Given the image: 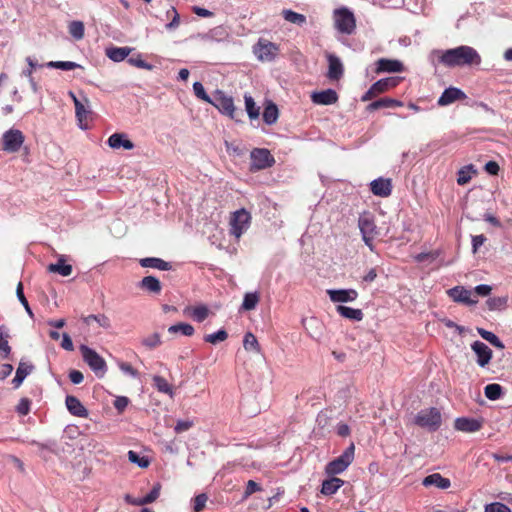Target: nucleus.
<instances>
[{
  "label": "nucleus",
  "instance_id": "0eeeda50",
  "mask_svg": "<svg viewBox=\"0 0 512 512\" xmlns=\"http://www.w3.org/2000/svg\"><path fill=\"white\" fill-rule=\"evenodd\" d=\"M334 23L336 29L344 34H351L356 26L354 14L347 8L335 10Z\"/></svg>",
  "mask_w": 512,
  "mask_h": 512
},
{
  "label": "nucleus",
  "instance_id": "2f4dec72",
  "mask_svg": "<svg viewBox=\"0 0 512 512\" xmlns=\"http://www.w3.org/2000/svg\"><path fill=\"white\" fill-rule=\"evenodd\" d=\"M184 313L192 316L196 321L202 322L208 317L209 310L205 305H199L196 307H186Z\"/></svg>",
  "mask_w": 512,
  "mask_h": 512
},
{
  "label": "nucleus",
  "instance_id": "72a5a7b5",
  "mask_svg": "<svg viewBox=\"0 0 512 512\" xmlns=\"http://www.w3.org/2000/svg\"><path fill=\"white\" fill-rule=\"evenodd\" d=\"M139 286L142 288V289H145L149 292H152V293H160L161 291V283L160 281L153 277V276H146L144 277Z\"/></svg>",
  "mask_w": 512,
  "mask_h": 512
},
{
  "label": "nucleus",
  "instance_id": "49530a36",
  "mask_svg": "<svg viewBox=\"0 0 512 512\" xmlns=\"http://www.w3.org/2000/svg\"><path fill=\"white\" fill-rule=\"evenodd\" d=\"M69 33L76 40H81L84 37V24L81 21H72L68 26Z\"/></svg>",
  "mask_w": 512,
  "mask_h": 512
},
{
  "label": "nucleus",
  "instance_id": "a18cd8bd",
  "mask_svg": "<svg viewBox=\"0 0 512 512\" xmlns=\"http://www.w3.org/2000/svg\"><path fill=\"white\" fill-rule=\"evenodd\" d=\"M484 394L489 400H498L503 394L502 387L496 383L488 384L484 388Z\"/></svg>",
  "mask_w": 512,
  "mask_h": 512
},
{
  "label": "nucleus",
  "instance_id": "4468645a",
  "mask_svg": "<svg viewBox=\"0 0 512 512\" xmlns=\"http://www.w3.org/2000/svg\"><path fill=\"white\" fill-rule=\"evenodd\" d=\"M448 295L456 302L464 303L467 305H475L478 300L476 298H472L473 292L471 290L465 289L462 286H456L447 291Z\"/></svg>",
  "mask_w": 512,
  "mask_h": 512
},
{
  "label": "nucleus",
  "instance_id": "79ce46f5",
  "mask_svg": "<svg viewBox=\"0 0 512 512\" xmlns=\"http://www.w3.org/2000/svg\"><path fill=\"white\" fill-rule=\"evenodd\" d=\"M477 331L483 339L488 341L493 346H495L499 349L504 348L503 342L493 332L487 331L483 328H478Z\"/></svg>",
  "mask_w": 512,
  "mask_h": 512
},
{
  "label": "nucleus",
  "instance_id": "7c9ffc66",
  "mask_svg": "<svg viewBox=\"0 0 512 512\" xmlns=\"http://www.w3.org/2000/svg\"><path fill=\"white\" fill-rule=\"evenodd\" d=\"M51 273H58L61 276H69L72 273V266L65 264L63 256H61L57 263H51L47 267Z\"/></svg>",
  "mask_w": 512,
  "mask_h": 512
},
{
  "label": "nucleus",
  "instance_id": "c9c22d12",
  "mask_svg": "<svg viewBox=\"0 0 512 512\" xmlns=\"http://www.w3.org/2000/svg\"><path fill=\"white\" fill-rule=\"evenodd\" d=\"M153 382H154L155 388L159 392L168 394L170 396V398L174 397V391L172 389V386L167 382L166 379H164L161 376L155 375L153 377Z\"/></svg>",
  "mask_w": 512,
  "mask_h": 512
},
{
  "label": "nucleus",
  "instance_id": "37998d69",
  "mask_svg": "<svg viewBox=\"0 0 512 512\" xmlns=\"http://www.w3.org/2000/svg\"><path fill=\"white\" fill-rule=\"evenodd\" d=\"M475 173H476V170L474 169L473 165H468V166L462 167L458 171L457 183L459 185L467 184L471 180L472 174H475Z\"/></svg>",
  "mask_w": 512,
  "mask_h": 512
},
{
  "label": "nucleus",
  "instance_id": "7ed1b4c3",
  "mask_svg": "<svg viewBox=\"0 0 512 512\" xmlns=\"http://www.w3.org/2000/svg\"><path fill=\"white\" fill-rule=\"evenodd\" d=\"M442 417L437 408L423 409L417 413L414 423L421 428L435 431L441 426Z\"/></svg>",
  "mask_w": 512,
  "mask_h": 512
},
{
  "label": "nucleus",
  "instance_id": "5701e85b",
  "mask_svg": "<svg viewBox=\"0 0 512 512\" xmlns=\"http://www.w3.org/2000/svg\"><path fill=\"white\" fill-rule=\"evenodd\" d=\"M329 69H328V78L331 80L339 79L343 74V65L338 57L332 54H328L327 56Z\"/></svg>",
  "mask_w": 512,
  "mask_h": 512
},
{
  "label": "nucleus",
  "instance_id": "de8ad7c7",
  "mask_svg": "<svg viewBox=\"0 0 512 512\" xmlns=\"http://www.w3.org/2000/svg\"><path fill=\"white\" fill-rule=\"evenodd\" d=\"M46 66L49 68H56L65 71H70L81 67L79 64L72 61H50L46 64Z\"/></svg>",
  "mask_w": 512,
  "mask_h": 512
},
{
  "label": "nucleus",
  "instance_id": "4be33fe9",
  "mask_svg": "<svg viewBox=\"0 0 512 512\" xmlns=\"http://www.w3.org/2000/svg\"><path fill=\"white\" fill-rule=\"evenodd\" d=\"M370 186L374 195L387 197L391 194V182L389 179L379 178L373 180Z\"/></svg>",
  "mask_w": 512,
  "mask_h": 512
},
{
  "label": "nucleus",
  "instance_id": "b1692460",
  "mask_svg": "<svg viewBox=\"0 0 512 512\" xmlns=\"http://www.w3.org/2000/svg\"><path fill=\"white\" fill-rule=\"evenodd\" d=\"M133 48L131 47H109L106 49V56L114 61V62H121L125 58H127L130 53L132 52Z\"/></svg>",
  "mask_w": 512,
  "mask_h": 512
},
{
  "label": "nucleus",
  "instance_id": "1a4fd4ad",
  "mask_svg": "<svg viewBox=\"0 0 512 512\" xmlns=\"http://www.w3.org/2000/svg\"><path fill=\"white\" fill-rule=\"evenodd\" d=\"M358 226L362 234L363 241L372 250V242L376 236V225L369 214H362L358 220Z\"/></svg>",
  "mask_w": 512,
  "mask_h": 512
},
{
  "label": "nucleus",
  "instance_id": "13d9d810",
  "mask_svg": "<svg viewBox=\"0 0 512 512\" xmlns=\"http://www.w3.org/2000/svg\"><path fill=\"white\" fill-rule=\"evenodd\" d=\"M506 303H507V299L501 298V297L490 298L487 300V305H488L489 309H491V310L501 309L502 307H504L506 305Z\"/></svg>",
  "mask_w": 512,
  "mask_h": 512
},
{
  "label": "nucleus",
  "instance_id": "393cba45",
  "mask_svg": "<svg viewBox=\"0 0 512 512\" xmlns=\"http://www.w3.org/2000/svg\"><path fill=\"white\" fill-rule=\"evenodd\" d=\"M424 486H436L440 489H447L450 487V480L442 477L439 473L431 474L424 478Z\"/></svg>",
  "mask_w": 512,
  "mask_h": 512
},
{
  "label": "nucleus",
  "instance_id": "680f3d73",
  "mask_svg": "<svg viewBox=\"0 0 512 512\" xmlns=\"http://www.w3.org/2000/svg\"><path fill=\"white\" fill-rule=\"evenodd\" d=\"M16 410L20 415H27L30 411V400L27 398H22L19 401Z\"/></svg>",
  "mask_w": 512,
  "mask_h": 512
},
{
  "label": "nucleus",
  "instance_id": "864d4df0",
  "mask_svg": "<svg viewBox=\"0 0 512 512\" xmlns=\"http://www.w3.org/2000/svg\"><path fill=\"white\" fill-rule=\"evenodd\" d=\"M193 90H194L195 95L199 99L210 104L212 98L206 93L204 86L200 82H195L193 84Z\"/></svg>",
  "mask_w": 512,
  "mask_h": 512
},
{
  "label": "nucleus",
  "instance_id": "2eb2a0df",
  "mask_svg": "<svg viewBox=\"0 0 512 512\" xmlns=\"http://www.w3.org/2000/svg\"><path fill=\"white\" fill-rule=\"evenodd\" d=\"M327 294L330 300L335 303L353 302L358 297V292L354 289H329Z\"/></svg>",
  "mask_w": 512,
  "mask_h": 512
},
{
  "label": "nucleus",
  "instance_id": "6e6552de",
  "mask_svg": "<svg viewBox=\"0 0 512 512\" xmlns=\"http://www.w3.org/2000/svg\"><path fill=\"white\" fill-rule=\"evenodd\" d=\"M222 114L227 115L231 119H235V106L232 97L227 96L224 92L217 90L210 102Z\"/></svg>",
  "mask_w": 512,
  "mask_h": 512
},
{
  "label": "nucleus",
  "instance_id": "6e6d98bb",
  "mask_svg": "<svg viewBox=\"0 0 512 512\" xmlns=\"http://www.w3.org/2000/svg\"><path fill=\"white\" fill-rule=\"evenodd\" d=\"M128 62L132 65V66H135L137 68H142V69H147V70H151L152 69V65L146 63L142 58H141V55H137L136 57H130L128 59Z\"/></svg>",
  "mask_w": 512,
  "mask_h": 512
},
{
  "label": "nucleus",
  "instance_id": "f03ea898",
  "mask_svg": "<svg viewBox=\"0 0 512 512\" xmlns=\"http://www.w3.org/2000/svg\"><path fill=\"white\" fill-rule=\"evenodd\" d=\"M251 214L244 208L236 210L230 216V234L239 239L250 227Z\"/></svg>",
  "mask_w": 512,
  "mask_h": 512
},
{
  "label": "nucleus",
  "instance_id": "58836bf2",
  "mask_svg": "<svg viewBox=\"0 0 512 512\" xmlns=\"http://www.w3.org/2000/svg\"><path fill=\"white\" fill-rule=\"evenodd\" d=\"M259 294L257 292H249L244 295L242 309L245 311H250L256 308L259 302Z\"/></svg>",
  "mask_w": 512,
  "mask_h": 512
},
{
  "label": "nucleus",
  "instance_id": "8fccbe9b",
  "mask_svg": "<svg viewBox=\"0 0 512 512\" xmlns=\"http://www.w3.org/2000/svg\"><path fill=\"white\" fill-rule=\"evenodd\" d=\"M16 295H17V298L18 300L20 301V303L23 305V307L25 308L27 314L33 318L34 317V314L29 306V303L23 293V284L22 282H19L18 285H17V288H16Z\"/></svg>",
  "mask_w": 512,
  "mask_h": 512
},
{
  "label": "nucleus",
  "instance_id": "39448f33",
  "mask_svg": "<svg viewBox=\"0 0 512 512\" xmlns=\"http://www.w3.org/2000/svg\"><path fill=\"white\" fill-rule=\"evenodd\" d=\"M80 351L83 360L91 368V370L98 376L103 377L107 371V365L103 357H101L95 350L86 345L80 346Z\"/></svg>",
  "mask_w": 512,
  "mask_h": 512
},
{
  "label": "nucleus",
  "instance_id": "bb28decb",
  "mask_svg": "<svg viewBox=\"0 0 512 512\" xmlns=\"http://www.w3.org/2000/svg\"><path fill=\"white\" fill-rule=\"evenodd\" d=\"M33 366L31 364L20 362L16 370L14 379L12 380L14 386L18 388L24 379L32 372Z\"/></svg>",
  "mask_w": 512,
  "mask_h": 512
},
{
  "label": "nucleus",
  "instance_id": "4c0bfd02",
  "mask_svg": "<svg viewBox=\"0 0 512 512\" xmlns=\"http://www.w3.org/2000/svg\"><path fill=\"white\" fill-rule=\"evenodd\" d=\"M194 331V327L188 323H177L168 328L170 334L181 333L184 336H192Z\"/></svg>",
  "mask_w": 512,
  "mask_h": 512
},
{
  "label": "nucleus",
  "instance_id": "bf43d9fd",
  "mask_svg": "<svg viewBox=\"0 0 512 512\" xmlns=\"http://www.w3.org/2000/svg\"><path fill=\"white\" fill-rule=\"evenodd\" d=\"M26 62L29 66L28 69H25L22 71V75L24 77H26L27 79H30V77H33V70L37 67H41V65H39L37 63V61H35L34 59H32L31 57H27L26 58Z\"/></svg>",
  "mask_w": 512,
  "mask_h": 512
},
{
  "label": "nucleus",
  "instance_id": "603ef678",
  "mask_svg": "<svg viewBox=\"0 0 512 512\" xmlns=\"http://www.w3.org/2000/svg\"><path fill=\"white\" fill-rule=\"evenodd\" d=\"M142 344L150 349L156 348L161 344L159 333H153L142 340Z\"/></svg>",
  "mask_w": 512,
  "mask_h": 512
},
{
  "label": "nucleus",
  "instance_id": "c85d7f7f",
  "mask_svg": "<svg viewBox=\"0 0 512 512\" xmlns=\"http://www.w3.org/2000/svg\"><path fill=\"white\" fill-rule=\"evenodd\" d=\"M142 267L155 268L161 271H167L171 268L170 263L155 257L143 258L140 260Z\"/></svg>",
  "mask_w": 512,
  "mask_h": 512
},
{
  "label": "nucleus",
  "instance_id": "473e14b6",
  "mask_svg": "<svg viewBox=\"0 0 512 512\" xmlns=\"http://www.w3.org/2000/svg\"><path fill=\"white\" fill-rule=\"evenodd\" d=\"M161 485L156 483L149 494L145 497L138 498L137 501H131L132 505L142 506L154 502L160 495Z\"/></svg>",
  "mask_w": 512,
  "mask_h": 512
},
{
  "label": "nucleus",
  "instance_id": "ddd939ff",
  "mask_svg": "<svg viewBox=\"0 0 512 512\" xmlns=\"http://www.w3.org/2000/svg\"><path fill=\"white\" fill-rule=\"evenodd\" d=\"M471 349L476 354V361L480 367H485L489 364L492 358V350L485 343L481 341H474L471 344Z\"/></svg>",
  "mask_w": 512,
  "mask_h": 512
},
{
  "label": "nucleus",
  "instance_id": "20e7f679",
  "mask_svg": "<svg viewBox=\"0 0 512 512\" xmlns=\"http://www.w3.org/2000/svg\"><path fill=\"white\" fill-rule=\"evenodd\" d=\"M354 451V444H351L339 457L326 465V474L333 476L344 472L354 460Z\"/></svg>",
  "mask_w": 512,
  "mask_h": 512
},
{
  "label": "nucleus",
  "instance_id": "f8f14e48",
  "mask_svg": "<svg viewBox=\"0 0 512 512\" xmlns=\"http://www.w3.org/2000/svg\"><path fill=\"white\" fill-rule=\"evenodd\" d=\"M75 113H76V117L79 122L80 128L86 129L87 121L91 114V109H90V101L85 95H83L81 97V101H76Z\"/></svg>",
  "mask_w": 512,
  "mask_h": 512
},
{
  "label": "nucleus",
  "instance_id": "9b49d317",
  "mask_svg": "<svg viewBox=\"0 0 512 512\" xmlns=\"http://www.w3.org/2000/svg\"><path fill=\"white\" fill-rule=\"evenodd\" d=\"M275 160L267 149H254L251 152V166L253 169L262 170L271 167Z\"/></svg>",
  "mask_w": 512,
  "mask_h": 512
},
{
  "label": "nucleus",
  "instance_id": "052dcab7",
  "mask_svg": "<svg viewBox=\"0 0 512 512\" xmlns=\"http://www.w3.org/2000/svg\"><path fill=\"white\" fill-rule=\"evenodd\" d=\"M485 512H511V510L506 505L500 502H495L486 505Z\"/></svg>",
  "mask_w": 512,
  "mask_h": 512
},
{
  "label": "nucleus",
  "instance_id": "774afa93",
  "mask_svg": "<svg viewBox=\"0 0 512 512\" xmlns=\"http://www.w3.org/2000/svg\"><path fill=\"white\" fill-rule=\"evenodd\" d=\"M129 403V399L125 396H119L114 401V407L119 411L122 412Z\"/></svg>",
  "mask_w": 512,
  "mask_h": 512
},
{
  "label": "nucleus",
  "instance_id": "dca6fc26",
  "mask_svg": "<svg viewBox=\"0 0 512 512\" xmlns=\"http://www.w3.org/2000/svg\"><path fill=\"white\" fill-rule=\"evenodd\" d=\"M483 426V420L475 418L460 417L455 420V429L458 431L473 433L479 431Z\"/></svg>",
  "mask_w": 512,
  "mask_h": 512
},
{
  "label": "nucleus",
  "instance_id": "e2e57ef3",
  "mask_svg": "<svg viewBox=\"0 0 512 512\" xmlns=\"http://www.w3.org/2000/svg\"><path fill=\"white\" fill-rule=\"evenodd\" d=\"M192 426L193 421L191 420H179L177 421L174 430L176 433H182L189 430Z\"/></svg>",
  "mask_w": 512,
  "mask_h": 512
},
{
  "label": "nucleus",
  "instance_id": "9d476101",
  "mask_svg": "<svg viewBox=\"0 0 512 512\" xmlns=\"http://www.w3.org/2000/svg\"><path fill=\"white\" fill-rule=\"evenodd\" d=\"M254 53L260 61L270 62L277 56L278 47L272 42L260 40L254 47Z\"/></svg>",
  "mask_w": 512,
  "mask_h": 512
},
{
  "label": "nucleus",
  "instance_id": "e433bc0d",
  "mask_svg": "<svg viewBox=\"0 0 512 512\" xmlns=\"http://www.w3.org/2000/svg\"><path fill=\"white\" fill-rule=\"evenodd\" d=\"M278 119V108L275 104H268L263 112V120L266 124L272 125Z\"/></svg>",
  "mask_w": 512,
  "mask_h": 512
},
{
  "label": "nucleus",
  "instance_id": "aec40b11",
  "mask_svg": "<svg viewBox=\"0 0 512 512\" xmlns=\"http://www.w3.org/2000/svg\"><path fill=\"white\" fill-rule=\"evenodd\" d=\"M108 145L112 149L123 148L125 150H131L134 148V144L130 141L124 133H114L108 138Z\"/></svg>",
  "mask_w": 512,
  "mask_h": 512
},
{
  "label": "nucleus",
  "instance_id": "6ab92c4d",
  "mask_svg": "<svg viewBox=\"0 0 512 512\" xmlns=\"http://www.w3.org/2000/svg\"><path fill=\"white\" fill-rule=\"evenodd\" d=\"M403 71V64L398 60L381 58L377 61V73H396Z\"/></svg>",
  "mask_w": 512,
  "mask_h": 512
},
{
  "label": "nucleus",
  "instance_id": "a19ab883",
  "mask_svg": "<svg viewBox=\"0 0 512 512\" xmlns=\"http://www.w3.org/2000/svg\"><path fill=\"white\" fill-rule=\"evenodd\" d=\"M283 17L286 21L302 26L306 23V17L303 14L294 12L292 10H283Z\"/></svg>",
  "mask_w": 512,
  "mask_h": 512
},
{
  "label": "nucleus",
  "instance_id": "4d7b16f0",
  "mask_svg": "<svg viewBox=\"0 0 512 512\" xmlns=\"http://www.w3.org/2000/svg\"><path fill=\"white\" fill-rule=\"evenodd\" d=\"M207 495L202 493V494H199L197 495L195 498H194V506H193V510L194 512H200L203 510V508L205 507L206 505V502H207Z\"/></svg>",
  "mask_w": 512,
  "mask_h": 512
},
{
  "label": "nucleus",
  "instance_id": "0e129e2a",
  "mask_svg": "<svg viewBox=\"0 0 512 512\" xmlns=\"http://www.w3.org/2000/svg\"><path fill=\"white\" fill-rule=\"evenodd\" d=\"M118 366L123 373L128 374L133 378L138 377V372L131 366V364L120 362Z\"/></svg>",
  "mask_w": 512,
  "mask_h": 512
},
{
  "label": "nucleus",
  "instance_id": "423d86ee",
  "mask_svg": "<svg viewBox=\"0 0 512 512\" xmlns=\"http://www.w3.org/2000/svg\"><path fill=\"white\" fill-rule=\"evenodd\" d=\"M25 141V136L19 129L11 128L2 135V150L7 153H17L20 151Z\"/></svg>",
  "mask_w": 512,
  "mask_h": 512
},
{
  "label": "nucleus",
  "instance_id": "ea45409f",
  "mask_svg": "<svg viewBox=\"0 0 512 512\" xmlns=\"http://www.w3.org/2000/svg\"><path fill=\"white\" fill-rule=\"evenodd\" d=\"M92 321L96 322L100 327L104 329L111 328V321L109 317L104 314L89 315L84 319V322L88 325L91 324Z\"/></svg>",
  "mask_w": 512,
  "mask_h": 512
},
{
  "label": "nucleus",
  "instance_id": "5fc2aeb1",
  "mask_svg": "<svg viewBox=\"0 0 512 512\" xmlns=\"http://www.w3.org/2000/svg\"><path fill=\"white\" fill-rule=\"evenodd\" d=\"M261 486L253 480H249L246 485L245 492L243 494V500L249 498L253 493L261 491Z\"/></svg>",
  "mask_w": 512,
  "mask_h": 512
},
{
  "label": "nucleus",
  "instance_id": "69168bd1",
  "mask_svg": "<svg viewBox=\"0 0 512 512\" xmlns=\"http://www.w3.org/2000/svg\"><path fill=\"white\" fill-rule=\"evenodd\" d=\"M11 348L8 344L6 336L0 331V353L7 357L10 354Z\"/></svg>",
  "mask_w": 512,
  "mask_h": 512
},
{
  "label": "nucleus",
  "instance_id": "cd10ccee",
  "mask_svg": "<svg viewBox=\"0 0 512 512\" xmlns=\"http://www.w3.org/2000/svg\"><path fill=\"white\" fill-rule=\"evenodd\" d=\"M399 80L400 79L398 77H387L384 79H380L372 85L373 90H375L376 94L378 95L389 90L390 88L397 86Z\"/></svg>",
  "mask_w": 512,
  "mask_h": 512
},
{
  "label": "nucleus",
  "instance_id": "c756f323",
  "mask_svg": "<svg viewBox=\"0 0 512 512\" xmlns=\"http://www.w3.org/2000/svg\"><path fill=\"white\" fill-rule=\"evenodd\" d=\"M336 310L342 317L353 321H361L364 316L362 310L343 305L337 306Z\"/></svg>",
  "mask_w": 512,
  "mask_h": 512
},
{
  "label": "nucleus",
  "instance_id": "412c9836",
  "mask_svg": "<svg viewBox=\"0 0 512 512\" xmlns=\"http://www.w3.org/2000/svg\"><path fill=\"white\" fill-rule=\"evenodd\" d=\"M66 407L68 411L77 417H87L88 411L83 406V404L80 402L78 398L75 396L68 395L65 400Z\"/></svg>",
  "mask_w": 512,
  "mask_h": 512
},
{
  "label": "nucleus",
  "instance_id": "f257e3e1",
  "mask_svg": "<svg viewBox=\"0 0 512 512\" xmlns=\"http://www.w3.org/2000/svg\"><path fill=\"white\" fill-rule=\"evenodd\" d=\"M440 54L439 60L446 67H461L479 65L481 56L471 46L461 45L445 51H437Z\"/></svg>",
  "mask_w": 512,
  "mask_h": 512
},
{
  "label": "nucleus",
  "instance_id": "c03bdc74",
  "mask_svg": "<svg viewBox=\"0 0 512 512\" xmlns=\"http://www.w3.org/2000/svg\"><path fill=\"white\" fill-rule=\"evenodd\" d=\"M245 108L248 116L251 119H256L259 116V107L256 106V103L253 97L249 94L244 95Z\"/></svg>",
  "mask_w": 512,
  "mask_h": 512
},
{
  "label": "nucleus",
  "instance_id": "338daca9",
  "mask_svg": "<svg viewBox=\"0 0 512 512\" xmlns=\"http://www.w3.org/2000/svg\"><path fill=\"white\" fill-rule=\"evenodd\" d=\"M485 241H486V237L483 234L472 236L473 253H476L478 251L479 247L482 246Z\"/></svg>",
  "mask_w": 512,
  "mask_h": 512
},
{
  "label": "nucleus",
  "instance_id": "f3484780",
  "mask_svg": "<svg viewBox=\"0 0 512 512\" xmlns=\"http://www.w3.org/2000/svg\"><path fill=\"white\" fill-rule=\"evenodd\" d=\"M311 100L317 105H331L338 101V95L333 89H326L311 94Z\"/></svg>",
  "mask_w": 512,
  "mask_h": 512
},
{
  "label": "nucleus",
  "instance_id": "a211bd4d",
  "mask_svg": "<svg viewBox=\"0 0 512 512\" xmlns=\"http://www.w3.org/2000/svg\"><path fill=\"white\" fill-rule=\"evenodd\" d=\"M465 98L466 95L462 90L455 87H449L444 90L442 95L439 97L437 103L440 106H447L454 103L457 100H462Z\"/></svg>",
  "mask_w": 512,
  "mask_h": 512
},
{
  "label": "nucleus",
  "instance_id": "3c124183",
  "mask_svg": "<svg viewBox=\"0 0 512 512\" xmlns=\"http://www.w3.org/2000/svg\"><path fill=\"white\" fill-rule=\"evenodd\" d=\"M127 455L129 461L138 465L140 468H147L149 466V460L146 457H140L135 451L130 450Z\"/></svg>",
  "mask_w": 512,
  "mask_h": 512
},
{
  "label": "nucleus",
  "instance_id": "f704fd0d",
  "mask_svg": "<svg viewBox=\"0 0 512 512\" xmlns=\"http://www.w3.org/2000/svg\"><path fill=\"white\" fill-rule=\"evenodd\" d=\"M243 347L246 351L260 353L261 348L260 344L255 337V335L251 332H247L243 339Z\"/></svg>",
  "mask_w": 512,
  "mask_h": 512
},
{
  "label": "nucleus",
  "instance_id": "a878e982",
  "mask_svg": "<svg viewBox=\"0 0 512 512\" xmlns=\"http://www.w3.org/2000/svg\"><path fill=\"white\" fill-rule=\"evenodd\" d=\"M344 484V481L337 477H332L323 481L321 493L324 495H333L335 494Z\"/></svg>",
  "mask_w": 512,
  "mask_h": 512
},
{
  "label": "nucleus",
  "instance_id": "09e8293b",
  "mask_svg": "<svg viewBox=\"0 0 512 512\" xmlns=\"http://www.w3.org/2000/svg\"><path fill=\"white\" fill-rule=\"evenodd\" d=\"M228 338V334L225 330L220 329L215 333L208 334L204 337V340L211 344H217L223 342Z\"/></svg>",
  "mask_w": 512,
  "mask_h": 512
}]
</instances>
